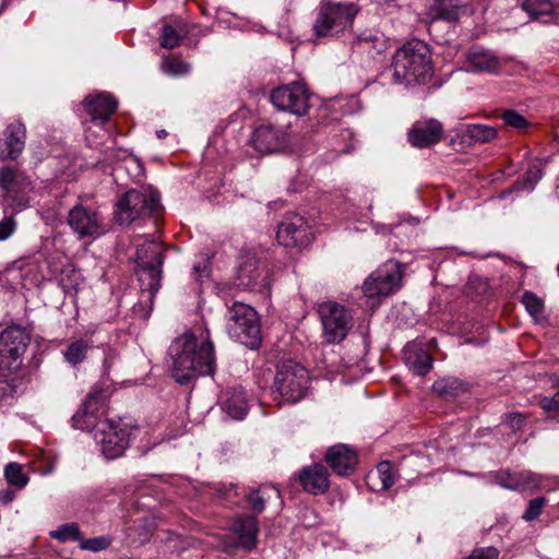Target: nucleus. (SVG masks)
<instances>
[{"label":"nucleus","instance_id":"nucleus-26","mask_svg":"<svg viewBox=\"0 0 559 559\" xmlns=\"http://www.w3.org/2000/svg\"><path fill=\"white\" fill-rule=\"evenodd\" d=\"M222 408L231 418L237 420L243 419L248 412V401L243 389H227L222 401Z\"/></svg>","mask_w":559,"mask_h":559},{"label":"nucleus","instance_id":"nucleus-38","mask_svg":"<svg viewBox=\"0 0 559 559\" xmlns=\"http://www.w3.org/2000/svg\"><path fill=\"white\" fill-rule=\"evenodd\" d=\"M544 173L538 165L531 166L525 173L523 181L516 182L513 187L514 190L533 191L535 185L543 178Z\"/></svg>","mask_w":559,"mask_h":559},{"label":"nucleus","instance_id":"nucleus-44","mask_svg":"<svg viewBox=\"0 0 559 559\" xmlns=\"http://www.w3.org/2000/svg\"><path fill=\"white\" fill-rule=\"evenodd\" d=\"M358 43L364 49H369L370 47H372L378 52H381L385 46L381 37L373 35L371 33L359 35Z\"/></svg>","mask_w":559,"mask_h":559},{"label":"nucleus","instance_id":"nucleus-33","mask_svg":"<svg viewBox=\"0 0 559 559\" xmlns=\"http://www.w3.org/2000/svg\"><path fill=\"white\" fill-rule=\"evenodd\" d=\"M433 391L443 397H454L465 391L464 384L455 378H444L433 383Z\"/></svg>","mask_w":559,"mask_h":559},{"label":"nucleus","instance_id":"nucleus-30","mask_svg":"<svg viewBox=\"0 0 559 559\" xmlns=\"http://www.w3.org/2000/svg\"><path fill=\"white\" fill-rule=\"evenodd\" d=\"M91 347L92 344L87 340L79 338L71 341L63 350V357L71 366H78L85 360Z\"/></svg>","mask_w":559,"mask_h":559},{"label":"nucleus","instance_id":"nucleus-8","mask_svg":"<svg viewBox=\"0 0 559 559\" xmlns=\"http://www.w3.org/2000/svg\"><path fill=\"white\" fill-rule=\"evenodd\" d=\"M159 194L153 190H129L116 203L115 218L120 225L152 215L159 207Z\"/></svg>","mask_w":559,"mask_h":559},{"label":"nucleus","instance_id":"nucleus-23","mask_svg":"<svg viewBox=\"0 0 559 559\" xmlns=\"http://www.w3.org/2000/svg\"><path fill=\"white\" fill-rule=\"evenodd\" d=\"M501 62L493 52L485 49H471L465 57V69L467 72L497 73Z\"/></svg>","mask_w":559,"mask_h":559},{"label":"nucleus","instance_id":"nucleus-27","mask_svg":"<svg viewBox=\"0 0 559 559\" xmlns=\"http://www.w3.org/2000/svg\"><path fill=\"white\" fill-rule=\"evenodd\" d=\"M465 145L489 143L498 136V130L488 124H467L459 134Z\"/></svg>","mask_w":559,"mask_h":559},{"label":"nucleus","instance_id":"nucleus-11","mask_svg":"<svg viewBox=\"0 0 559 559\" xmlns=\"http://www.w3.org/2000/svg\"><path fill=\"white\" fill-rule=\"evenodd\" d=\"M318 313L322 324V337L328 344L341 343L354 325L350 311L335 301L320 304Z\"/></svg>","mask_w":559,"mask_h":559},{"label":"nucleus","instance_id":"nucleus-56","mask_svg":"<svg viewBox=\"0 0 559 559\" xmlns=\"http://www.w3.org/2000/svg\"><path fill=\"white\" fill-rule=\"evenodd\" d=\"M558 139H559V134H558Z\"/></svg>","mask_w":559,"mask_h":559},{"label":"nucleus","instance_id":"nucleus-4","mask_svg":"<svg viewBox=\"0 0 559 559\" xmlns=\"http://www.w3.org/2000/svg\"><path fill=\"white\" fill-rule=\"evenodd\" d=\"M164 251L162 242L157 240L136 245L135 273L141 287V298L145 304L153 302L160 287Z\"/></svg>","mask_w":559,"mask_h":559},{"label":"nucleus","instance_id":"nucleus-50","mask_svg":"<svg viewBox=\"0 0 559 559\" xmlns=\"http://www.w3.org/2000/svg\"><path fill=\"white\" fill-rule=\"evenodd\" d=\"M192 273L195 280H201L204 276L209 275V270L206 264H195L192 269Z\"/></svg>","mask_w":559,"mask_h":559},{"label":"nucleus","instance_id":"nucleus-29","mask_svg":"<svg viewBox=\"0 0 559 559\" xmlns=\"http://www.w3.org/2000/svg\"><path fill=\"white\" fill-rule=\"evenodd\" d=\"M461 0H435L429 9L431 20L455 21L462 10Z\"/></svg>","mask_w":559,"mask_h":559},{"label":"nucleus","instance_id":"nucleus-14","mask_svg":"<svg viewBox=\"0 0 559 559\" xmlns=\"http://www.w3.org/2000/svg\"><path fill=\"white\" fill-rule=\"evenodd\" d=\"M276 238L286 248L305 247L312 241V231L304 217L292 214L278 225Z\"/></svg>","mask_w":559,"mask_h":559},{"label":"nucleus","instance_id":"nucleus-22","mask_svg":"<svg viewBox=\"0 0 559 559\" xmlns=\"http://www.w3.org/2000/svg\"><path fill=\"white\" fill-rule=\"evenodd\" d=\"M84 106L93 121L106 122L116 111L117 99L106 92L88 95L84 99Z\"/></svg>","mask_w":559,"mask_h":559},{"label":"nucleus","instance_id":"nucleus-34","mask_svg":"<svg viewBox=\"0 0 559 559\" xmlns=\"http://www.w3.org/2000/svg\"><path fill=\"white\" fill-rule=\"evenodd\" d=\"M4 477L10 485L17 488H24L28 483V476L19 463H9L4 468Z\"/></svg>","mask_w":559,"mask_h":559},{"label":"nucleus","instance_id":"nucleus-24","mask_svg":"<svg viewBox=\"0 0 559 559\" xmlns=\"http://www.w3.org/2000/svg\"><path fill=\"white\" fill-rule=\"evenodd\" d=\"M522 9L533 20L559 24V1L557 0H523Z\"/></svg>","mask_w":559,"mask_h":559},{"label":"nucleus","instance_id":"nucleus-43","mask_svg":"<svg viewBox=\"0 0 559 559\" xmlns=\"http://www.w3.org/2000/svg\"><path fill=\"white\" fill-rule=\"evenodd\" d=\"M111 540L108 537H94L81 540V548L91 551H100L109 547Z\"/></svg>","mask_w":559,"mask_h":559},{"label":"nucleus","instance_id":"nucleus-13","mask_svg":"<svg viewBox=\"0 0 559 559\" xmlns=\"http://www.w3.org/2000/svg\"><path fill=\"white\" fill-rule=\"evenodd\" d=\"M310 93L305 84L295 82L274 88L271 92V103L280 110L296 116H304L308 112Z\"/></svg>","mask_w":559,"mask_h":559},{"label":"nucleus","instance_id":"nucleus-18","mask_svg":"<svg viewBox=\"0 0 559 559\" xmlns=\"http://www.w3.org/2000/svg\"><path fill=\"white\" fill-rule=\"evenodd\" d=\"M252 144L261 153H275L287 144V133L271 124L258 127L252 134Z\"/></svg>","mask_w":559,"mask_h":559},{"label":"nucleus","instance_id":"nucleus-9","mask_svg":"<svg viewBox=\"0 0 559 559\" xmlns=\"http://www.w3.org/2000/svg\"><path fill=\"white\" fill-rule=\"evenodd\" d=\"M0 189L3 192V203L17 214L29 206L28 192L32 190L29 178L21 170L0 167Z\"/></svg>","mask_w":559,"mask_h":559},{"label":"nucleus","instance_id":"nucleus-55","mask_svg":"<svg viewBox=\"0 0 559 559\" xmlns=\"http://www.w3.org/2000/svg\"><path fill=\"white\" fill-rule=\"evenodd\" d=\"M557 399H559V391L557 392Z\"/></svg>","mask_w":559,"mask_h":559},{"label":"nucleus","instance_id":"nucleus-36","mask_svg":"<svg viewBox=\"0 0 559 559\" xmlns=\"http://www.w3.org/2000/svg\"><path fill=\"white\" fill-rule=\"evenodd\" d=\"M522 302L526 311L535 320H538L540 317H543L545 310L544 301L536 294L530 290L524 292L522 296Z\"/></svg>","mask_w":559,"mask_h":559},{"label":"nucleus","instance_id":"nucleus-3","mask_svg":"<svg viewBox=\"0 0 559 559\" xmlns=\"http://www.w3.org/2000/svg\"><path fill=\"white\" fill-rule=\"evenodd\" d=\"M397 84H425L432 75L430 50L424 41L414 39L396 50L391 64Z\"/></svg>","mask_w":559,"mask_h":559},{"label":"nucleus","instance_id":"nucleus-31","mask_svg":"<svg viewBox=\"0 0 559 559\" xmlns=\"http://www.w3.org/2000/svg\"><path fill=\"white\" fill-rule=\"evenodd\" d=\"M548 479L539 474L531 471H524L518 473V485L516 490L534 492L538 489L547 487Z\"/></svg>","mask_w":559,"mask_h":559},{"label":"nucleus","instance_id":"nucleus-15","mask_svg":"<svg viewBox=\"0 0 559 559\" xmlns=\"http://www.w3.org/2000/svg\"><path fill=\"white\" fill-rule=\"evenodd\" d=\"M258 520L254 515L238 518L231 526L233 540H224L223 546L227 549L242 548L251 550L257 545Z\"/></svg>","mask_w":559,"mask_h":559},{"label":"nucleus","instance_id":"nucleus-41","mask_svg":"<svg viewBox=\"0 0 559 559\" xmlns=\"http://www.w3.org/2000/svg\"><path fill=\"white\" fill-rule=\"evenodd\" d=\"M378 475L382 484V489H389L395 483V475L390 462L383 461L378 465Z\"/></svg>","mask_w":559,"mask_h":559},{"label":"nucleus","instance_id":"nucleus-45","mask_svg":"<svg viewBox=\"0 0 559 559\" xmlns=\"http://www.w3.org/2000/svg\"><path fill=\"white\" fill-rule=\"evenodd\" d=\"M496 481L503 488L510 490H516L519 487L518 483V473L510 474L507 472H500L496 475Z\"/></svg>","mask_w":559,"mask_h":559},{"label":"nucleus","instance_id":"nucleus-37","mask_svg":"<svg viewBox=\"0 0 559 559\" xmlns=\"http://www.w3.org/2000/svg\"><path fill=\"white\" fill-rule=\"evenodd\" d=\"M50 537L59 542L80 540L81 532L78 524L67 523L50 532Z\"/></svg>","mask_w":559,"mask_h":559},{"label":"nucleus","instance_id":"nucleus-52","mask_svg":"<svg viewBox=\"0 0 559 559\" xmlns=\"http://www.w3.org/2000/svg\"><path fill=\"white\" fill-rule=\"evenodd\" d=\"M13 499V493L9 490L0 491V500L3 502H9Z\"/></svg>","mask_w":559,"mask_h":559},{"label":"nucleus","instance_id":"nucleus-7","mask_svg":"<svg viewBox=\"0 0 559 559\" xmlns=\"http://www.w3.org/2000/svg\"><path fill=\"white\" fill-rule=\"evenodd\" d=\"M308 370L294 360L283 361L275 377V389L282 403L294 404L302 400L309 389Z\"/></svg>","mask_w":559,"mask_h":559},{"label":"nucleus","instance_id":"nucleus-19","mask_svg":"<svg viewBox=\"0 0 559 559\" xmlns=\"http://www.w3.org/2000/svg\"><path fill=\"white\" fill-rule=\"evenodd\" d=\"M298 479L304 490L310 495H322L330 488V474L320 463L305 466L299 472Z\"/></svg>","mask_w":559,"mask_h":559},{"label":"nucleus","instance_id":"nucleus-53","mask_svg":"<svg viewBox=\"0 0 559 559\" xmlns=\"http://www.w3.org/2000/svg\"><path fill=\"white\" fill-rule=\"evenodd\" d=\"M157 138L163 139L167 135V132L165 130H158L156 132Z\"/></svg>","mask_w":559,"mask_h":559},{"label":"nucleus","instance_id":"nucleus-12","mask_svg":"<svg viewBox=\"0 0 559 559\" xmlns=\"http://www.w3.org/2000/svg\"><path fill=\"white\" fill-rule=\"evenodd\" d=\"M402 277L401 263L388 260L366 278L364 293L369 298L386 297L402 287Z\"/></svg>","mask_w":559,"mask_h":559},{"label":"nucleus","instance_id":"nucleus-51","mask_svg":"<svg viewBox=\"0 0 559 559\" xmlns=\"http://www.w3.org/2000/svg\"><path fill=\"white\" fill-rule=\"evenodd\" d=\"M507 418L510 419V426L512 429H519L523 424V416L521 414H508Z\"/></svg>","mask_w":559,"mask_h":559},{"label":"nucleus","instance_id":"nucleus-46","mask_svg":"<svg viewBox=\"0 0 559 559\" xmlns=\"http://www.w3.org/2000/svg\"><path fill=\"white\" fill-rule=\"evenodd\" d=\"M11 213L10 216H5L0 221V240L8 239L16 229V222Z\"/></svg>","mask_w":559,"mask_h":559},{"label":"nucleus","instance_id":"nucleus-35","mask_svg":"<svg viewBox=\"0 0 559 559\" xmlns=\"http://www.w3.org/2000/svg\"><path fill=\"white\" fill-rule=\"evenodd\" d=\"M162 70L173 76H182L190 72L191 66L177 57H167L162 62Z\"/></svg>","mask_w":559,"mask_h":559},{"label":"nucleus","instance_id":"nucleus-20","mask_svg":"<svg viewBox=\"0 0 559 559\" xmlns=\"http://www.w3.org/2000/svg\"><path fill=\"white\" fill-rule=\"evenodd\" d=\"M26 129L22 122L10 123L0 142V159H16L25 146Z\"/></svg>","mask_w":559,"mask_h":559},{"label":"nucleus","instance_id":"nucleus-10","mask_svg":"<svg viewBox=\"0 0 559 559\" xmlns=\"http://www.w3.org/2000/svg\"><path fill=\"white\" fill-rule=\"evenodd\" d=\"M29 334L20 325H10L0 332V374L16 371L29 343Z\"/></svg>","mask_w":559,"mask_h":559},{"label":"nucleus","instance_id":"nucleus-2","mask_svg":"<svg viewBox=\"0 0 559 559\" xmlns=\"http://www.w3.org/2000/svg\"><path fill=\"white\" fill-rule=\"evenodd\" d=\"M168 353L173 361V377L180 384L215 371L214 345L207 333L202 332L198 336L186 332L173 341Z\"/></svg>","mask_w":559,"mask_h":559},{"label":"nucleus","instance_id":"nucleus-42","mask_svg":"<svg viewBox=\"0 0 559 559\" xmlns=\"http://www.w3.org/2000/svg\"><path fill=\"white\" fill-rule=\"evenodd\" d=\"M546 504V499L544 497H538L528 502L527 509L523 514V519L526 521H534L536 520L544 507Z\"/></svg>","mask_w":559,"mask_h":559},{"label":"nucleus","instance_id":"nucleus-32","mask_svg":"<svg viewBox=\"0 0 559 559\" xmlns=\"http://www.w3.org/2000/svg\"><path fill=\"white\" fill-rule=\"evenodd\" d=\"M186 34L187 31L181 24H178L177 27L170 24H165L160 32V46L166 49H173L180 45Z\"/></svg>","mask_w":559,"mask_h":559},{"label":"nucleus","instance_id":"nucleus-28","mask_svg":"<svg viewBox=\"0 0 559 559\" xmlns=\"http://www.w3.org/2000/svg\"><path fill=\"white\" fill-rule=\"evenodd\" d=\"M405 364L417 376L427 374L432 368L431 355L415 345L407 346L404 350Z\"/></svg>","mask_w":559,"mask_h":559},{"label":"nucleus","instance_id":"nucleus-16","mask_svg":"<svg viewBox=\"0 0 559 559\" xmlns=\"http://www.w3.org/2000/svg\"><path fill=\"white\" fill-rule=\"evenodd\" d=\"M68 224L81 238L97 237L103 234L97 213L80 204L69 212Z\"/></svg>","mask_w":559,"mask_h":559},{"label":"nucleus","instance_id":"nucleus-40","mask_svg":"<svg viewBox=\"0 0 559 559\" xmlns=\"http://www.w3.org/2000/svg\"><path fill=\"white\" fill-rule=\"evenodd\" d=\"M502 119L506 124L519 130H523L528 126V122L525 119V117L514 109H508L503 111Z\"/></svg>","mask_w":559,"mask_h":559},{"label":"nucleus","instance_id":"nucleus-39","mask_svg":"<svg viewBox=\"0 0 559 559\" xmlns=\"http://www.w3.org/2000/svg\"><path fill=\"white\" fill-rule=\"evenodd\" d=\"M267 489H271V490H274L276 491L277 496H280V491L274 488V487H266V486H263L257 490H250L247 495V501L249 502V504L251 506V509L257 512V513H260L264 510L265 508V491Z\"/></svg>","mask_w":559,"mask_h":559},{"label":"nucleus","instance_id":"nucleus-25","mask_svg":"<svg viewBox=\"0 0 559 559\" xmlns=\"http://www.w3.org/2000/svg\"><path fill=\"white\" fill-rule=\"evenodd\" d=\"M239 286L247 289H254L262 280V270L259 261L253 254H245L238 266Z\"/></svg>","mask_w":559,"mask_h":559},{"label":"nucleus","instance_id":"nucleus-17","mask_svg":"<svg viewBox=\"0 0 559 559\" xmlns=\"http://www.w3.org/2000/svg\"><path fill=\"white\" fill-rule=\"evenodd\" d=\"M324 460L335 475L347 476L355 472L358 454L349 445L338 443L326 450Z\"/></svg>","mask_w":559,"mask_h":559},{"label":"nucleus","instance_id":"nucleus-47","mask_svg":"<svg viewBox=\"0 0 559 559\" xmlns=\"http://www.w3.org/2000/svg\"><path fill=\"white\" fill-rule=\"evenodd\" d=\"M499 551L495 547L475 549L466 559H498Z\"/></svg>","mask_w":559,"mask_h":559},{"label":"nucleus","instance_id":"nucleus-5","mask_svg":"<svg viewBox=\"0 0 559 559\" xmlns=\"http://www.w3.org/2000/svg\"><path fill=\"white\" fill-rule=\"evenodd\" d=\"M227 332L245 346L258 348L262 341L258 312L246 304L234 302L227 312Z\"/></svg>","mask_w":559,"mask_h":559},{"label":"nucleus","instance_id":"nucleus-21","mask_svg":"<svg viewBox=\"0 0 559 559\" xmlns=\"http://www.w3.org/2000/svg\"><path fill=\"white\" fill-rule=\"evenodd\" d=\"M443 132L442 124L436 119L418 121L408 132V141L415 147H427L438 143Z\"/></svg>","mask_w":559,"mask_h":559},{"label":"nucleus","instance_id":"nucleus-48","mask_svg":"<svg viewBox=\"0 0 559 559\" xmlns=\"http://www.w3.org/2000/svg\"><path fill=\"white\" fill-rule=\"evenodd\" d=\"M104 354H105V357H104V361H103V371H104V374L107 376L109 373V369L112 365L116 353L111 347H107L104 350Z\"/></svg>","mask_w":559,"mask_h":559},{"label":"nucleus","instance_id":"nucleus-1","mask_svg":"<svg viewBox=\"0 0 559 559\" xmlns=\"http://www.w3.org/2000/svg\"><path fill=\"white\" fill-rule=\"evenodd\" d=\"M106 391L92 390L82 407L72 416L73 427L81 430H94V439L100 445L102 453L112 460L120 456L129 444V431L120 423L99 419L98 412L105 406Z\"/></svg>","mask_w":559,"mask_h":559},{"label":"nucleus","instance_id":"nucleus-49","mask_svg":"<svg viewBox=\"0 0 559 559\" xmlns=\"http://www.w3.org/2000/svg\"><path fill=\"white\" fill-rule=\"evenodd\" d=\"M543 408L548 412L558 411L559 409V399H557V393L551 397H544L540 402Z\"/></svg>","mask_w":559,"mask_h":559},{"label":"nucleus","instance_id":"nucleus-54","mask_svg":"<svg viewBox=\"0 0 559 559\" xmlns=\"http://www.w3.org/2000/svg\"><path fill=\"white\" fill-rule=\"evenodd\" d=\"M555 193H556V197L559 199V177L556 179Z\"/></svg>","mask_w":559,"mask_h":559},{"label":"nucleus","instance_id":"nucleus-6","mask_svg":"<svg viewBox=\"0 0 559 559\" xmlns=\"http://www.w3.org/2000/svg\"><path fill=\"white\" fill-rule=\"evenodd\" d=\"M358 8L353 2H332L322 0L313 23L318 37L335 36L352 25Z\"/></svg>","mask_w":559,"mask_h":559}]
</instances>
